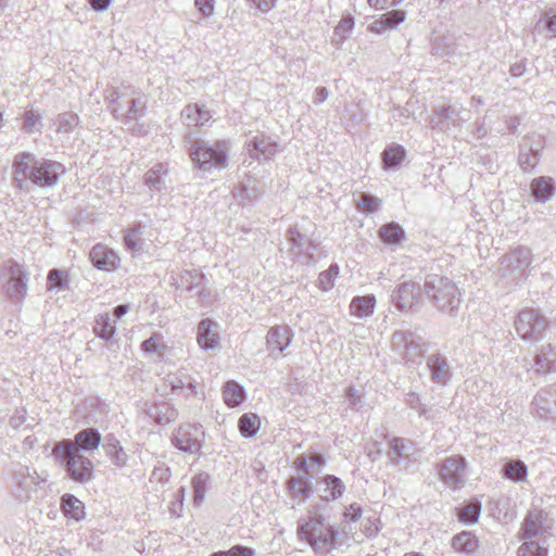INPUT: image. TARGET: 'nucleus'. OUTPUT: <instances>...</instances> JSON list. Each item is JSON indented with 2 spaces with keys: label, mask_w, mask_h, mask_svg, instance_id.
I'll use <instances>...</instances> for the list:
<instances>
[{
  "label": "nucleus",
  "mask_w": 556,
  "mask_h": 556,
  "mask_svg": "<svg viewBox=\"0 0 556 556\" xmlns=\"http://www.w3.org/2000/svg\"><path fill=\"white\" fill-rule=\"evenodd\" d=\"M61 508L66 517L76 521L85 518V505L73 494L66 493L61 497Z\"/></svg>",
  "instance_id": "4c0bfd02"
},
{
  "label": "nucleus",
  "mask_w": 556,
  "mask_h": 556,
  "mask_svg": "<svg viewBox=\"0 0 556 556\" xmlns=\"http://www.w3.org/2000/svg\"><path fill=\"white\" fill-rule=\"evenodd\" d=\"M505 478L515 482L523 481L528 475V468L521 460H508L502 468Z\"/></svg>",
  "instance_id": "49530a36"
},
{
  "label": "nucleus",
  "mask_w": 556,
  "mask_h": 556,
  "mask_svg": "<svg viewBox=\"0 0 556 556\" xmlns=\"http://www.w3.org/2000/svg\"><path fill=\"white\" fill-rule=\"evenodd\" d=\"M552 528L548 514L539 508L530 509L521 525V535L525 542L518 548V556H547L545 540L540 543L534 539L543 535Z\"/></svg>",
  "instance_id": "20e7f679"
},
{
  "label": "nucleus",
  "mask_w": 556,
  "mask_h": 556,
  "mask_svg": "<svg viewBox=\"0 0 556 556\" xmlns=\"http://www.w3.org/2000/svg\"><path fill=\"white\" fill-rule=\"evenodd\" d=\"M293 465L301 472L299 476L312 477L311 466H309V457H307L306 455H304V454L299 455L295 458Z\"/></svg>",
  "instance_id": "69168bd1"
},
{
  "label": "nucleus",
  "mask_w": 556,
  "mask_h": 556,
  "mask_svg": "<svg viewBox=\"0 0 556 556\" xmlns=\"http://www.w3.org/2000/svg\"><path fill=\"white\" fill-rule=\"evenodd\" d=\"M319 506H315V515L301 518L298 521V535L305 541L318 555H326L337 545L338 529L325 522V517L317 514Z\"/></svg>",
  "instance_id": "f03ea898"
},
{
  "label": "nucleus",
  "mask_w": 556,
  "mask_h": 556,
  "mask_svg": "<svg viewBox=\"0 0 556 556\" xmlns=\"http://www.w3.org/2000/svg\"><path fill=\"white\" fill-rule=\"evenodd\" d=\"M255 549L241 544H236L227 551L214 552L210 556H255Z\"/></svg>",
  "instance_id": "13d9d810"
},
{
  "label": "nucleus",
  "mask_w": 556,
  "mask_h": 556,
  "mask_svg": "<svg viewBox=\"0 0 556 556\" xmlns=\"http://www.w3.org/2000/svg\"><path fill=\"white\" fill-rule=\"evenodd\" d=\"M534 30L538 34L545 35L546 38L556 37V9H548L543 16L536 22Z\"/></svg>",
  "instance_id": "37998d69"
},
{
  "label": "nucleus",
  "mask_w": 556,
  "mask_h": 556,
  "mask_svg": "<svg viewBox=\"0 0 556 556\" xmlns=\"http://www.w3.org/2000/svg\"><path fill=\"white\" fill-rule=\"evenodd\" d=\"M43 479H40L37 471L30 470L27 466L20 465L12 473V489L15 497L21 502L28 501L33 492Z\"/></svg>",
  "instance_id": "f8f14e48"
},
{
  "label": "nucleus",
  "mask_w": 556,
  "mask_h": 556,
  "mask_svg": "<svg viewBox=\"0 0 556 556\" xmlns=\"http://www.w3.org/2000/svg\"><path fill=\"white\" fill-rule=\"evenodd\" d=\"M427 368L431 381L445 386L452 377L451 368L445 356L434 353L427 358Z\"/></svg>",
  "instance_id": "bb28decb"
},
{
  "label": "nucleus",
  "mask_w": 556,
  "mask_h": 556,
  "mask_svg": "<svg viewBox=\"0 0 556 556\" xmlns=\"http://www.w3.org/2000/svg\"><path fill=\"white\" fill-rule=\"evenodd\" d=\"M263 184L253 177H248L235 189V198L243 203H253L258 199Z\"/></svg>",
  "instance_id": "473e14b6"
},
{
  "label": "nucleus",
  "mask_w": 556,
  "mask_h": 556,
  "mask_svg": "<svg viewBox=\"0 0 556 556\" xmlns=\"http://www.w3.org/2000/svg\"><path fill=\"white\" fill-rule=\"evenodd\" d=\"M531 263V249L526 245H516L500 258V271L504 278L518 285L528 277Z\"/></svg>",
  "instance_id": "0eeeda50"
},
{
  "label": "nucleus",
  "mask_w": 556,
  "mask_h": 556,
  "mask_svg": "<svg viewBox=\"0 0 556 556\" xmlns=\"http://www.w3.org/2000/svg\"><path fill=\"white\" fill-rule=\"evenodd\" d=\"M197 340L205 351L216 349L219 344L217 324L210 318L202 319L198 325Z\"/></svg>",
  "instance_id": "c756f323"
},
{
  "label": "nucleus",
  "mask_w": 556,
  "mask_h": 556,
  "mask_svg": "<svg viewBox=\"0 0 556 556\" xmlns=\"http://www.w3.org/2000/svg\"><path fill=\"white\" fill-rule=\"evenodd\" d=\"M465 468V458L459 455H454L445 458L440 465L439 477L448 488H458L464 481Z\"/></svg>",
  "instance_id": "f3484780"
},
{
  "label": "nucleus",
  "mask_w": 556,
  "mask_h": 556,
  "mask_svg": "<svg viewBox=\"0 0 556 556\" xmlns=\"http://www.w3.org/2000/svg\"><path fill=\"white\" fill-rule=\"evenodd\" d=\"M163 336L159 332H154L149 339L141 343V350L146 353L160 352L165 345L162 343Z\"/></svg>",
  "instance_id": "052dcab7"
},
{
  "label": "nucleus",
  "mask_w": 556,
  "mask_h": 556,
  "mask_svg": "<svg viewBox=\"0 0 556 556\" xmlns=\"http://www.w3.org/2000/svg\"><path fill=\"white\" fill-rule=\"evenodd\" d=\"M41 114L36 110H27L23 114L22 128L27 134H34L40 131L42 127Z\"/></svg>",
  "instance_id": "603ef678"
},
{
  "label": "nucleus",
  "mask_w": 556,
  "mask_h": 556,
  "mask_svg": "<svg viewBox=\"0 0 556 556\" xmlns=\"http://www.w3.org/2000/svg\"><path fill=\"white\" fill-rule=\"evenodd\" d=\"M92 330L98 338L109 341L116 333V323L109 313L99 314L94 318Z\"/></svg>",
  "instance_id": "e433bc0d"
},
{
  "label": "nucleus",
  "mask_w": 556,
  "mask_h": 556,
  "mask_svg": "<svg viewBox=\"0 0 556 556\" xmlns=\"http://www.w3.org/2000/svg\"><path fill=\"white\" fill-rule=\"evenodd\" d=\"M51 455L60 462L71 480L85 484L93 479V463L79 454V451H75L72 443H55Z\"/></svg>",
  "instance_id": "39448f33"
},
{
  "label": "nucleus",
  "mask_w": 556,
  "mask_h": 556,
  "mask_svg": "<svg viewBox=\"0 0 556 556\" xmlns=\"http://www.w3.org/2000/svg\"><path fill=\"white\" fill-rule=\"evenodd\" d=\"M287 239L291 244L292 253L300 262L304 264L316 262L315 253L319 248L318 242L300 232L295 226L288 229Z\"/></svg>",
  "instance_id": "4468645a"
},
{
  "label": "nucleus",
  "mask_w": 556,
  "mask_h": 556,
  "mask_svg": "<svg viewBox=\"0 0 556 556\" xmlns=\"http://www.w3.org/2000/svg\"><path fill=\"white\" fill-rule=\"evenodd\" d=\"M406 18V14L401 10H392L382 14L378 20L369 25V30L372 33L381 34L386 30H391L397 25L402 24Z\"/></svg>",
  "instance_id": "72a5a7b5"
},
{
  "label": "nucleus",
  "mask_w": 556,
  "mask_h": 556,
  "mask_svg": "<svg viewBox=\"0 0 556 556\" xmlns=\"http://www.w3.org/2000/svg\"><path fill=\"white\" fill-rule=\"evenodd\" d=\"M427 343L425 339L410 330H397L391 337L392 351L406 365H416L424 357Z\"/></svg>",
  "instance_id": "1a4fd4ad"
},
{
  "label": "nucleus",
  "mask_w": 556,
  "mask_h": 556,
  "mask_svg": "<svg viewBox=\"0 0 556 556\" xmlns=\"http://www.w3.org/2000/svg\"><path fill=\"white\" fill-rule=\"evenodd\" d=\"M130 94L132 97L123 103L121 102L122 97L117 96L115 91L112 93V112L116 118L135 121L146 114L147 98L134 89Z\"/></svg>",
  "instance_id": "9b49d317"
},
{
  "label": "nucleus",
  "mask_w": 556,
  "mask_h": 556,
  "mask_svg": "<svg viewBox=\"0 0 556 556\" xmlns=\"http://www.w3.org/2000/svg\"><path fill=\"white\" fill-rule=\"evenodd\" d=\"M78 116L73 112H64L58 115L54 121L59 135H70L78 126Z\"/></svg>",
  "instance_id": "de8ad7c7"
},
{
  "label": "nucleus",
  "mask_w": 556,
  "mask_h": 556,
  "mask_svg": "<svg viewBox=\"0 0 556 556\" xmlns=\"http://www.w3.org/2000/svg\"><path fill=\"white\" fill-rule=\"evenodd\" d=\"M339 275V266L331 264L327 270L319 274L318 286L323 291L330 290L334 285V279Z\"/></svg>",
  "instance_id": "5fc2aeb1"
},
{
  "label": "nucleus",
  "mask_w": 556,
  "mask_h": 556,
  "mask_svg": "<svg viewBox=\"0 0 556 556\" xmlns=\"http://www.w3.org/2000/svg\"><path fill=\"white\" fill-rule=\"evenodd\" d=\"M544 141H525L519 146L518 165L523 173H532L541 160Z\"/></svg>",
  "instance_id": "412c9836"
},
{
  "label": "nucleus",
  "mask_w": 556,
  "mask_h": 556,
  "mask_svg": "<svg viewBox=\"0 0 556 556\" xmlns=\"http://www.w3.org/2000/svg\"><path fill=\"white\" fill-rule=\"evenodd\" d=\"M533 368L538 374L556 372V345H542L533 357Z\"/></svg>",
  "instance_id": "7c9ffc66"
},
{
  "label": "nucleus",
  "mask_w": 556,
  "mask_h": 556,
  "mask_svg": "<svg viewBox=\"0 0 556 556\" xmlns=\"http://www.w3.org/2000/svg\"><path fill=\"white\" fill-rule=\"evenodd\" d=\"M223 396L225 403L229 407H236L240 405L245 399V392L241 384L236 381H228L223 390Z\"/></svg>",
  "instance_id": "c03bdc74"
},
{
  "label": "nucleus",
  "mask_w": 556,
  "mask_h": 556,
  "mask_svg": "<svg viewBox=\"0 0 556 556\" xmlns=\"http://www.w3.org/2000/svg\"><path fill=\"white\" fill-rule=\"evenodd\" d=\"M208 478L210 476L206 472H199L192 477L193 502L197 506L200 505L205 497Z\"/></svg>",
  "instance_id": "3c124183"
},
{
  "label": "nucleus",
  "mask_w": 556,
  "mask_h": 556,
  "mask_svg": "<svg viewBox=\"0 0 556 556\" xmlns=\"http://www.w3.org/2000/svg\"><path fill=\"white\" fill-rule=\"evenodd\" d=\"M514 327L522 341L534 343L545 337L549 321L540 308L522 307L515 315Z\"/></svg>",
  "instance_id": "423d86ee"
},
{
  "label": "nucleus",
  "mask_w": 556,
  "mask_h": 556,
  "mask_svg": "<svg viewBox=\"0 0 556 556\" xmlns=\"http://www.w3.org/2000/svg\"><path fill=\"white\" fill-rule=\"evenodd\" d=\"M418 294L416 285L413 281H405L393 291L391 302L397 309L404 311L417 304Z\"/></svg>",
  "instance_id": "cd10ccee"
},
{
  "label": "nucleus",
  "mask_w": 556,
  "mask_h": 556,
  "mask_svg": "<svg viewBox=\"0 0 556 556\" xmlns=\"http://www.w3.org/2000/svg\"><path fill=\"white\" fill-rule=\"evenodd\" d=\"M388 458L394 466H403L407 468L412 463V457L416 454V447L413 441L394 437L388 443Z\"/></svg>",
  "instance_id": "a211bd4d"
},
{
  "label": "nucleus",
  "mask_w": 556,
  "mask_h": 556,
  "mask_svg": "<svg viewBox=\"0 0 556 556\" xmlns=\"http://www.w3.org/2000/svg\"><path fill=\"white\" fill-rule=\"evenodd\" d=\"M556 191L554 179L548 176H540L534 178L530 185L531 197L536 202L545 203L549 201Z\"/></svg>",
  "instance_id": "2f4dec72"
},
{
  "label": "nucleus",
  "mask_w": 556,
  "mask_h": 556,
  "mask_svg": "<svg viewBox=\"0 0 556 556\" xmlns=\"http://www.w3.org/2000/svg\"><path fill=\"white\" fill-rule=\"evenodd\" d=\"M317 484L319 500L325 503L337 501L345 492L344 482L334 475H325L319 478Z\"/></svg>",
  "instance_id": "b1692460"
},
{
  "label": "nucleus",
  "mask_w": 556,
  "mask_h": 556,
  "mask_svg": "<svg viewBox=\"0 0 556 556\" xmlns=\"http://www.w3.org/2000/svg\"><path fill=\"white\" fill-rule=\"evenodd\" d=\"M293 331L288 325L270 327L266 334V348L270 352L282 353L292 342Z\"/></svg>",
  "instance_id": "393cba45"
},
{
  "label": "nucleus",
  "mask_w": 556,
  "mask_h": 556,
  "mask_svg": "<svg viewBox=\"0 0 556 556\" xmlns=\"http://www.w3.org/2000/svg\"><path fill=\"white\" fill-rule=\"evenodd\" d=\"M4 276H8L3 286L4 292L12 302H21L27 291V277L22 265L10 260L4 268Z\"/></svg>",
  "instance_id": "ddd939ff"
},
{
  "label": "nucleus",
  "mask_w": 556,
  "mask_h": 556,
  "mask_svg": "<svg viewBox=\"0 0 556 556\" xmlns=\"http://www.w3.org/2000/svg\"><path fill=\"white\" fill-rule=\"evenodd\" d=\"M89 257L92 265L100 270L113 271L119 264V257L115 251L102 243H97L91 249Z\"/></svg>",
  "instance_id": "5701e85b"
},
{
  "label": "nucleus",
  "mask_w": 556,
  "mask_h": 556,
  "mask_svg": "<svg viewBox=\"0 0 556 556\" xmlns=\"http://www.w3.org/2000/svg\"><path fill=\"white\" fill-rule=\"evenodd\" d=\"M376 299L374 295L356 296L350 304L351 314L364 318L374 313Z\"/></svg>",
  "instance_id": "79ce46f5"
},
{
  "label": "nucleus",
  "mask_w": 556,
  "mask_h": 556,
  "mask_svg": "<svg viewBox=\"0 0 556 556\" xmlns=\"http://www.w3.org/2000/svg\"><path fill=\"white\" fill-rule=\"evenodd\" d=\"M405 156V149L397 143H392L387 147L381 154L383 167L386 169H396L404 161Z\"/></svg>",
  "instance_id": "ea45409f"
},
{
  "label": "nucleus",
  "mask_w": 556,
  "mask_h": 556,
  "mask_svg": "<svg viewBox=\"0 0 556 556\" xmlns=\"http://www.w3.org/2000/svg\"><path fill=\"white\" fill-rule=\"evenodd\" d=\"M164 383L170 389L172 394L186 399L198 396L197 381L184 368L167 374Z\"/></svg>",
  "instance_id": "dca6fc26"
},
{
  "label": "nucleus",
  "mask_w": 556,
  "mask_h": 556,
  "mask_svg": "<svg viewBox=\"0 0 556 556\" xmlns=\"http://www.w3.org/2000/svg\"><path fill=\"white\" fill-rule=\"evenodd\" d=\"M380 202V199L366 192H362L356 200L357 207L368 213L375 212L378 208Z\"/></svg>",
  "instance_id": "6e6d98bb"
},
{
  "label": "nucleus",
  "mask_w": 556,
  "mask_h": 556,
  "mask_svg": "<svg viewBox=\"0 0 556 556\" xmlns=\"http://www.w3.org/2000/svg\"><path fill=\"white\" fill-rule=\"evenodd\" d=\"M194 5L204 17H210L214 14L215 0H194Z\"/></svg>",
  "instance_id": "0e129e2a"
},
{
  "label": "nucleus",
  "mask_w": 556,
  "mask_h": 556,
  "mask_svg": "<svg viewBox=\"0 0 556 556\" xmlns=\"http://www.w3.org/2000/svg\"><path fill=\"white\" fill-rule=\"evenodd\" d=\"M452 547L457 553L471 555L479 548V540L472 532L463 531L453 536Z\"/></svg>",
  "instance_id": "c9c22d12"
},
{
  "label": "nucleus",
  "mask_w": 556,
  "mask_h": 556,
  "mask_svg": "<svg viewBox=\"0 0 556 556\" xmlns=\"http://www.w3.org/2000/svg\"><path fill=\"white\" fill-rule=\"evenodd\" d=\"M354 27V17L351 15L344 16L334 28V36L342 42L345 40Z\"/></svg>",
  "instance_id": "4d7b16f0"
},
{
  "label": "nucleus",
  "mask_w": 556,
  "mask_h": 556,
  "mask_svg": "<svg viewBox=\"0 0 556 556\" xmlns=\"http://www.w3.org/2000/svg\"><path fill=\"white\" fill-rule=\"evenodd\" d=\"M144 182L150 189L156 191H160L164 186L162 177H160V175L156 174L153 169H150L146 173Z\"/></svg>",
  "instance_id": "e2e57ef3"
},
{
  "label": "nucleus",
  "mask_w": 556,
  "mask_h": 556,
  "mask_svg": "<svg viewBox=\"0 0 556 556\" xmlns=\"http://www.w3.org/2000/svg\"><path fill=\"white\" fill-rule=\"evenodd\" d=\"M147 415L159 425H167L177 418V410L168 403L152 404L146 409Z\"/></svg>",
  "instance_id": "f704fd0d"
},
{
  "label": "nucleus",
  "mask_w": 556,
  "mask_h": 556,
  "mask_svg": "<svg viewBox=\"0 0 556 556\" xmlns=\"http://www.w3.org/2000/svg\"><path fill=\"white\" fill-rule=\"evenodd\" d=\"M205 276L198 270H182L170 276V285L176 290L197 294L201 300L208 295L204 287Z\"/></svg>",
  "instance_id": "2eb2a0df"
},
{
  "label": "nucleus",
  "mask_w": 556,
  "mask_h": 556,
  "mask_svg": "<svg viewBox=\"0 0 556 556\" xmlns=\"http://www.w3.org/2000/svg\"><path fill=\"white\" fill-rule=\"evenodd\" d=\"M405 402L410 408L416 409L418 412L419 416H426L427 408L421 403L420 396L417 393H414V392L408 393L406 395Z\"/></svg>",
  "instance_id": "680f3d73"
},
{
  "label": "nucleus",
  "mask_w": 556,
  "mask_h": 556,
  "mask_svg": "<svg viewBox=\"0 0 556 556\" xmlns=\"http://www.w3.org/2000/svg\"><path fill=\"white\" fill-rule=\"evenodd\" d=\"M198 110L199 103H191L181 111V118L187 127H199Z\"/></svg>",
  "instance_id": "bf43d9fd"
},
{
  "label": "nucleus",
  "mask_w": 556,
  "mask_h": 556,
  "mask_svg": "<svg viewBox=\"0 0 556 556\" xmlns=\"http://www.w3.org/2000/svg\"><path fill=\"white\" fill-rule=\"evenodd\" d=\"M137 235L138 230L136 229L129 230L125 235V243L131 250H138L141 248V243L139 242Z\"/></svg>",
  "instance_id": "338daca9"
},
{
  "label": "nucleus",
  "mask_w": 556,
  "mask_h": 556,
  "mask_svg": "<svg viewBox=\"0 0 556 556\" xmlns=\"http://www.w3.org/2000/svg\"><path fill=\"white\" fill-rule=\"evenodd\" d=\"M344 396L349 402V407L353 410H361L366 404L364 393L353 386L345 389Z\"/></svg>",
  "instance_id": "864d4df0"
},
{
  "label": "nucleus",
  "mask_w": 556,
  "mask_h": 556,
  "mask_svg": "<svg viewBox=\"0 0 556 556\" xmlns=\"http://www.w3.org/2000/svg\"><path fill=\"white\" fill-rule=\"evenodd\" d=\"M70 282L68 274L65 270L53 268L49 270L47 276V289L51 290H64L67 288Z\"/></svg>",
  "instance_id": "8fccbe9b"
},
{
  "label": "nucleus",
  "mask_w": 556,
  "mask_h": 556,
  "mask_svg": "<svg viewBox=\"0 0 556 556\" xmlns=\"http://www.w3.org/2000/svg\"><path fill=\"white\" fill-rule=\"evenodd\" d=\"M481 514V503L477 500L470 501L463 507L456 508L457 518L467 523L475 525L478 522Z\"/></svg>",
  "instance_id": "a18cd8bd"
},
{
  "label": "nucleus",
  "mask_w": 556,
  "mask_h": 556,
  "mask_svg": "<svg viewBox=\"0 0 556 556\" xmlns=\"http://www.w3.org/2000/svg\"><path fill=\"white\" fill-rule=\"evenodd\" d=\"M58 443H72L75 451L79 454H92L102 444V435L97 428L88 427L78 431L74 439H64Z\"/></svg>",
  "instance_id": "aec40b11"
},
{
  "label": "nucleus",
  "mask_w": 556,
  "mask_h": 556,
  "mask_svg": "<svg viewBox=\"0 0 556 556\" xmlns=\"http://www.w3.org/2000/svg\"><path fill=\"white\" fill-rule=\"evenodd\" d=\"M462 111L463 109L456 104L435 105L430 115V124L432 128L441 131L450 129L452 126H456L458 119L462 118Z\"/></svg>",
  "instance_id": "6ab92c4d"
},
{
  "label": "nucleus",
  "mask_w": 556,
  "mask_h": 556,
  "mask_svg": "<svg viewBox=\"0 0 556 556\" xmlns=\"http://www.w3.org/2000/svg\"><path fill=\"white\" fill-rule=\"evenodd\" d=\"M535 414L540 418L555 419L556 418V383L542 389L536 393L532 401Z\"/></svg>",
  "instance_id": "4be33fe9"
},
{
  "label": "nucleus",
  "mask_w": 556,
  "mask_h": 556,
  "mask_svg": "<svg viewBox=\"0 0 556 556\" xmlns=\"http://www.w3.org/2000/svg\"><path fill=\"white\" fill-rule=\"evenodd\" d=\"M204 441V430L201 425L185 424L173 433L172 442L181 452L197 454Z\"/></svg>",
  "instance_id": "9d476101"
},
{
  "label": "nucleus",
  "mask_w": 556,
  "mask_h": 556,
  "mask_svg": "<svg viewBox=\"0 0 556 556\" xmlns=\"http://www.w3.org/2000/svg\"><path fill=\"white\" fill-rule=\"evenodd\" d=\"M312 477L308 476H291L286 480V490L292 500H296V504L301 505L313 494Z\"/></svg>",
  "instance_id": "a878e982"
},
{
  "label": "nucleus",
  "mask_w": 556,
  "mask_h": 556,
  "mask_svg": "<svg viewBox=\"0 0 556 556\" xmlns=\"http://www.w3.org/2000/svg\"><path fill=\"white\" fill-rule=\"evenodd\" d=\"M277 147L276 141H249L248 152L252 159L266 161L276 153Z\"/></svg>",
  "instance_id": "58836bf2"
},
{
  "label": "nucleus",
  "mask_w": 556,
  "mask_h": 556,
  "mask_svg": "<svg viewBox=\"0 0 556 556\" xmlns=\"http://www.w3.org/2000/svg\"><path fill=\"white\" fill-rule=\"evenodd\" d=\"M422 293L440 312L454 316L463 302V293L446 276L429 274L425 277Z\"/></svg>",
  "instance_id": "7ed1b4c3"
},
{
  "label": "nucleus",
  "mask_w": 556,
  "mask_h": 556,
  "mask_svg": "<svg viewBox=\"0 0 556 556\" xmlns=\"http://www.w3.org/2000/svg\"><path fill=\"white\" fill-rule=\"evenodd\" d=\"M226 141H193L189 154L195 167L207 172L213 167H224L227 162Z\"/></svg>",
  "instance_id": "6e6552de"
},
{
  "label": "nucleus",
  "mask_w": 556,
  "mask_h": 556,
  "mask_svg": "<svg viewBox=\"0 0 556 556\" xmlns=\"http://www.w3.org/2000/svg\"><path fill=\"white\" fill-rule=\"evenodd\" d=\"M101 446L106 457L116 468L121 469L127 465L128 455L119 440L113 433H109L104 437Z\"/></svg>",
  "instance_id": "c85d7f7f"
},
{
  "label": "nucleus",
  "mask_w": 556,
  "mask_h": 556,
  "mask_svg": "<svg viewBox=\"0 0 556 556\" xmlns=\"http://www.w3.org/2000/svg\"><path fill=\"white\" fill-rule=\"evenodd\" d=\"M65 173V166L56 161L37 159L33 153L23 152L13 161V180L16 188L30 192L34 186L53 187Z\"/></svg>",
  "instance_id": "f257e3e1"
},
{
  "label": "nucleus",
  "mask_w": 556,
  "mask_h": 556,
  "mask_svg": "<svg viewBox=\"0 0 556 556\" xmlns=\"http://www.w3.org/2000/svg\"><path fill=\"white\" fill-rule=\"evenodd\" d=\"M260 418L255 414H243L238 421L239 430L244 438H253L260 430Z\"/></svg>",
  "instance_id": "09e8293b"
},
{
  "label": "nucleus",
  "mask_w": 556,
  "mask_h": 556,
  "mask_svg": "<svg viewBox=\"0 0 556 556\" xmlns=\"http://www.w3.org/2000/svg\"><path fill=\"white\" fill-rule=\"evenodd\" d=\"M362 515V507L357 503L351 504L344 511L345 519L356 521Z\"/></svg>",
  "instance_id": "774afa93"
},
{
  "label": "nucleus",
  "mask_w": 556,
  "mask_h": 556,
  "mask_svg": "<svg viewBox=\"0 0 556 556\" xmlns=\"http://www.w3.org/2000/svg\"><path fill=\"white\" fill-rule=\"evenodd\" d=\"M378 236L383 243L394 245L405 238V231L397 223L391 222L379 228Z\"/></svg>",
  "instance_id": "a19ab883"
}]
</instances>
